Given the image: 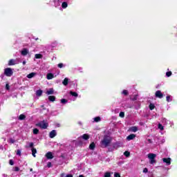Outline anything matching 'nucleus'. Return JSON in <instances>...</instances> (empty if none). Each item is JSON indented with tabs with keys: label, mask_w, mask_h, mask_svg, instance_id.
I'll return each instance as SVG.
<instances>
[{
	"label": "nucleus",
	"mask_w": 177,
	"mask_h": 177,
	"mask_svg": "<svg viewBox=\"0 0 177 177\" xmlns=\"http://www.w3.org/2000/svg\"><path fill=\"white\" fill-rule=\"evenodd\" d=\"M21 54L22 56H27L28 55V50L27 48H24L21 50Z\"/></svg>",
	"instance_id": "12"
},
{
	"label": "nucleus",
	"mask_w": 177,
	"mask_h": 177,
	"mask_svg": "<svg viewBox=\"0 0 177 177\" xmlns=\"http://www.w3.org/2000/svg\"><path fill=\"white\" fill-rule=\"evenodd\" d=\"M78 124H79V125H82V122H79Z\"/></svg>",
	"instance_id": "52"
},
{
	"label": "nucleus",
	"mask_w": 177,
	"mask_h": 177,
	"mask_svg": "<svg viewBox=\"0 0 177 177\" xmlns=\"http://www.w3.org/2000/svg\"><path fill=\"white\" fill-rule=\"evenodd\" d=\"M102 118L100 117L97 116L93 118L94 122H100Z\"/></svg>",
	"instance_id": "24"
},
{
	"label": "nucleus",
	"mask_w": 177,
	"mask_h": 177,
	"mask_svg": "<svg viewBox=\"0 0 177 177\" xmlns=\"http://www.w3.org/2000/svg\"><path fill=\"white\" fill-rule=\"evenodd\" d=\"M20 63V61L19 60V58H17L16 59H11L8 61V66H16V64H19Z\"/></svg>",
	"instance_id": "4"
},
{
	"label": "nucleus",
	"mask_w": 177,
	"mask_h": 177,
	"mask_svg": "<svg viewBox=\"0 0 177 177\" xmlns=\"http://www.w3.org/2000/svg\"><path fill=\"white\" fill-rule=\"evenodd\" d=\"M53 92H54L53 88H49V90H48L46 91V94L47 95H53Z\"/></svg>",
	"instance_id": "22"
},
{
	"label": "nucleus",
	"mask_w": 177,
	"mask_h": 177,
	"mask_svg": "<svg viewBox=\"0 0 177 177\" xmlns=\"http://www.w3.org/2000/svg\"><path fill=\"white\" fill-rule=\"evenodd\" d=\"M35 58H36V59H42V55L41 54H36L35 55Z\"/></svg>",
	"instance_id": "30"
},
{
	"label": "nucleus",
	"mask_w": 177,
	"mask_h": 177,
	"mask_svg": "<svg viewBox=\"0 0 177 177\" xmlns=\"http://www.w3.org/2000/svg\"><path fill=\"white\" fill-rule=\"evenodd\" d=\"M30 172H32V169L31 168V169H30Z\"/></svg>",
	"instance_id": "53"
},
{
	"label": "nucleus",
	"mask_w": 177,
	"mask_h": 177,
	"mask_svg": "<svg viewBox=\"0 0 177 177\" xmlns=\"http://www.w3.org/2000/svg\"><path fill=\"white\" fill-rule=\"evenodd\" d=\"M172 75V72L169 71L166 73V76L167 77H171Z\"/></svg>",
	"instance_id": "39"
},
{
	"label": "nucleus",
	"mask_w": 177,
	"mask_h": 177,
	"mask_svg": "<svg viewBox=\"0 0 177 177\" xmlns=\"http://www.w3.org/2000/svg\"><path fill=\"white\" fill-rule=\"evenodd\" d=\"M104 177H111V172H105L104 173Z\"/></svg>",
	"instance_id": "28"
},
{
	"label": "nucleus",
	"mask_w": 177,
	"mask_h": 177,
	"mask_svg": "<svg viewBox=\"0 0 177 177\" xmlns=\"http://www.w3.org/2000/svg\"><path fill=\"white\" fill-rule=\"evenodd\" d=\"M65 177H73V175H71V174H68V175H66Z\"/></svg>",
	"instance_id": "49"
},
{
	"label": "nucleus",
	"mask_w": 177,
	"mask_h": 177,
	"mask_svg": "<svg viewBox=\"0 0 177 177\" xmlns=\"http://www.w3.org/2000/svg\"><path fill=\"white\" fill-rule=\"evenodd\" d=\"M168 122H169V121L167 120L166 118H162V124L163 125H168Z\"/></svg>",
	"instance_id": "19"
},
{
	"label": "nucleus",
	"mask_w": 177,
	"mask_h": 177,
	"mask_svg": "<svg viewBox=\"0 0 177 177\" xmlns=\"http://www.w3.org/2000/svg\"><path fill=\"white\" fill-rule=\"evenodd\" d=\"M130 131H131V132H137V131H138V127H132L130 128Z\"/></svg>",
	"instance_id": "26"
},
{
	"label": "nucleus",
	"mask_w": 177,
	"mask_h": 177,
	"mask_svg": "<svg viewBox=\"0 0 177 177\" xmlns=\"http://www.w3.org/2000/svg\"><path fill=\"white\" fill-rule=\"evenodd\" d=\"M26 63V61H23L22 64H23L24 66H25Z\"/></svg>",
	"instance_id": "51"
},
{
	"label": "nucleus",
	"mask_w": 177,
	"mask_h": 177,
	"mask_svg": "<svg viewBox=\"0 0 177 177\" xmlns=\"http://www.w3.org/2000/svg\"><path fill=\"white\" fill-rule=\"evenodd\" d=\"M68 100H66V99H62L61 100V103L62 104H66V103H68Z\"/></svg>",
	"instance_id": "34"
},
{
	"label": "nucleus",
	"mask_w": 177,
	"mask_h": 177,
	"mask_svg": "<svg viewBox=\"0 0 177 177\" xmlns=\"http://www.w3.org/2000/svg\"><path fill=\"white\" fill-rule=\"evenodd\" d=\"M114 177H121L118 173H114Z\"/></svg>",
	"instance_id": "45"
},
{
	"label": "nucleus",
	"mask_w": 177,
	"mask_h": 177,
	"mask_svg": "<svg viewBox=\"0 0 177 177\" xmlns=\"http://www.w3.org/2000/svg\"><path fill=\"white\" fill-rule=\"evenodd\" d=\"M70 95H71V96H73V102L77 100V97H78V93H77L76 92L70 91Z\"/></svg>",
	"instance_id": "9"
},
{
	"label": "nucleus",
	"mask_w": 177,
	"mask_h": 177,
	"mask_svg": "<svg viewBox=\"0 0 177 177\" xmlns=\"http://www.w3.org/2000/svg\"><path fill=\"white\" fill-rule=\"evenodd\" d=\"M17 156H21V151H20V149L17 151Z\"/></svg>",
	"instance_id": "42"
},
{
	"label": "nucleus",
	"mask_w": 177,
	"mask_h": 177,
	"mask_svg": "<svg viewBox=\"0 0 177 177\" xmlns=\"http://www.w3.org/2000/svg\"><path fill=\"white\" fill-rule=\"evenodd\" d=\"M4 74L6 77H12L13 75V69L10 68H6L4 69Z\"/></svg>",
	"instance_id": "3"
},
{
	"label": "nucleus",
	"mask_w": 177,
	"mask_h": 177,
	"mask_svg": "<svg viewBox=\"0 0 177 177\" xmlns=\"http://www.w3.org/2000/svg\"><path fill=\"white\" fill-rule=\"evenodd\" d=\"M136 138V135L135 134H130L129 136L127 137V140H133Z\"/></svg>",
	"instance_id": "13"
},
{
	"label": "nucleus",
	"mask_w": 177,
	"mask_h": 177,
	"mask_svg": "<svg viewBox=\"0 0 177 177\" xmlns=\"http://www.w3.org/2000/svg\"><path fill=\"white\" fill-rule=\"evenodd\" d=\"M79 177H84V176H82V175H80V176H79Z\"/></svg>",
	"instance_id": "54"
},
{
	"label": "nucleus",
	"mask_w": 177,
	"mask_h": 177,
	"mask_svg": "<svg viewBox=\"0 0 177 177\" xmlns=\"http://www.w3.org/2000/svg\"><path fill=\"white\" fill-rule=\"evenodd\" d=\"M166 100L167 102H172V98L171 97V95H167L166 97Z\"/></svg>",
	"instance_id": "31"
},
{
	"label": "nucleus",
	"mask_w": 177,
	"mask_h": 177,
	"mask_svg": "<svg viewBox=\"0 0 177 177\" xmlns=\"http://www.w3.org/2000/svg\"><path fill=\"white\" fill-rule=\"evenodd\" d=\"M59 68H63V67H66V65H64L62 63L59 64L58 65Z\"/></svg>",
	"instance_id": "37"
},
{
	"label": "nucleus",
	"mask_w": 177,
	"mask_h": 177,
	"mask_svg": "<svg viewBox=\"0 0 177 177\" xmlns=\"http://www.w3.org/2000/svg\"><path fill=\"white\" fill-rule=\"evenodd\" d=\"M157 157V155L154 153H149L148 154V158L150 160V164H154L156 162V158Z\"/></svg>",
	"instance_id": "5"
},
{
	"label": "nucleus",
	"mask_w": 177,
	"mask_h": 177,
	"mask_svg": "<svg viewBox=\"0 0 177 177\" xmlns=\"http://www.w3.org/2000/svg\"><path fill=\"white\" fill-rule=\"evenodd\" d=\"M13 171H15V172H19V171H20V169L17 167H15L13 168Z\"/></svg>",
	"instance_id": "40"
},
{
	"label": "nucleus",
	"mask_w": 177,
	"mask_h": 177,
	"mask_svg": "<svg viewBox=\"0 0 177 177\" xmlns=\"http://www.w3.org/2000/svg\"><path fill=\"white\" fill-rule=\"evenodd\" d=\"M70 81V79L66 77L63 82H62V84L63 85H64V86H67V85H68V82Z\"/></svg>",
	"instance_id": "14"
},
{
	"label": "nucleus",
	"mask_w": 177,
	"mask_h": 177,
	"mask_svg": "<svg viewBox=\"0 0 177 177\" xmlns=\"http://www.w3.org/2000/svg\"><path fill=\"white\" fill-rule=\"evenodd\" d=\"M95 147H96V145L94 144V142H92V143L89 145V149H90L91 150H94Z\"/></svg>",
	"instance_id": "25"
},
{
	"label": "nucleus",
	"mask_w": 177,
	"mask_h": 177,
	"mask_svg": "<svg viewBox=\"0 0 177 177\" xmlns=\"http://www.w3.org/2000/svg\"><path fill=\"white\" fill-rule=\"evenodd\" d=\"M6 88L8 90V91H9V89H10V86H9V84H6Z\"/></svg>",
	"instance_id": "48"
},
{
	"label": "nucleus",
	"mask_w": 177,
	"mask_h": 177,
	"mask_svg": "<svg viewBox=\"0 0 177 177\" xmlns=\"http://www.w3.org/2000/svg\"><path fill=\"white\" fill-rule=\"evenodd\" d=\"M143 172H144V174H147V172H149V170L147 169V168H145L143 169Z\"/></svg>",
	"instance_id": "44"
},
{
	"label": "nucleus",
	"mask_w": 177,
	"mask_h": 177,
	"mask_svg": "<svg viewBox=\"0 0 177 177\" xmlns=\"http://www.w3.org/2000/svg\"><path fill=\"white\" fill-rule=\"evenodd\" d=\"M56 135H57V133L56 132V130H53L50 132L49 133V137L51 139H53V138H55V136H56Z\"/></svg>",
	"instance_id": "8"
},
{
	"label": "nucleus",
	"mask_w": 177,
	"mask_h": 177,
	"mask_svg": "<svg viewBox=\"0 0 177 177\" xmlns=\"http://www.w3.org/2000/svg\"><path fill=\"white\" fill-rule=\"evenodd\" d=\"M46 158H48V160H52V158H53V153H52V152H48L46 154Z\"/></svg>",
	"instance_id": "11"
},
{
	"label": "nucleus",
	"mask_w": 177,
	"mask_h": 177,
	"mask_svg": "<svg viewBox=\"0 0 177 177\" xmlns=\"http://www.w3.org/2000/svg\"><path fill=\"white\" fill-rule=\"evenodd\" d=\"M35 154H37V149L35 148L32 149V155L33 157H36Z\"/></svg>",
	"instance_id": "27"
},
{
	"label": "nucleus",
	"mask_w": 177,
	"mask_h": 177,
	"mask_svg": "<svg viewBox=\"0 0 177 177\" xmlns=\"http://www.w3.org/2000/svg\"><path fill=\"white\" fill-rule=\"evenodd\" d=\"M111 140H113V139L110 136H104L101 140V147H109L110 143H111Z\"/></svg>",
	"instance_id": "1"
},
{
	"label": "nucleus",
	"mask_w": 177,
	"mask_h": 177,
	"mask_svg": "<svg viewBox=\"0 0 177 177\" xmlns=\"http://www.w3.org/2000/svg\"><path fill=\"white\" fill-rule=\"evenodd\" d=\"M155 96L159 99H162L164 95H162V93H161V91H157L155 93Z\"/></svg>",
	"instance_id": "7"
},
{
	"label": "nucleus",
	"mask_w": 177,
	"mask_h": 177,
	"mask_svg": "<svg viewBox=\"0 0 177 177\" xmlns=\"http://www.w3.org/2000/svg\"><path fill=\"white\" fill-rule=\"evenodd\" d=\"M8 142H9V143H15V140L14 139H12V138H10L9 140H8Z\"/></svg>",
	"instance_id": "43"
},
{
	"label": "nucleus",
	"mask_w": 177,
	"mask_h": 177,
	"mask_svg": "<svg viewBox=\"0 0 177 177\" xmlns=\"http://www.w3.org/2000/svg\"><path fill=\"white\" fill-rule=\"evenodd\" d=\"M9 164H10V165H13V164H15V162H13L12 160H10Z\"/></svg>",
	"instance_id": "47"
},
{
	"label": "nucleus",
	"mask_w": 177,
	"mask_h": 177,
	"mask_svg": "<svg viewBox=\"0 0 177 177\" xmlns=\"http://www.w3.org/2000/svg\"><path fill=\"white\" fill-rule=\"evenodd\" d=\"M80 139H84V140H88V139H89V135L84 134L80 137Z\"/></svg>",
	"instance_id": "16"
},
{
	"label": "nucleus",
	"mask_w": 177,
	"mask_h": 177,
	"mask_svg": "<svg viewBox=\"0 0 177 177\" xmlns=\"http://www.w3.org/2000/svg\"><path fill=\"white\" fill-rule=\"evenodd\" d=\"M68 6V3L67 2L64 1L62 3V9H66V8Z\"/></svg>",
	"instance_id": "18"
},
{
	"label": "nucleus",
	"mask_w": 177,
	"mask_h": 177,
	"mask_svg": "<svg viewBox=\"0 0 177 177\" xmlns=\"http://www.w3.org/2000/svg\"><path fill=\"white\" fill-rule=\"evenodd\" d=\"M47 167L48 168H50V167H52V163L50 162H48Z\"/></svg>",
	"instance_id": "46"
},
{
	"label": "nucleus",
	"mask_w": 177,
	"mask_h": 177,
	"mask_svg": "<svg viewBox=\"0 0 177 177\" xmlns=\"http://www.w3.org/2000/svg\"><path fill=\"white\" fill-rule=\"evenodd\" d=\"M34 143L33 142H27L26 147V149H28L30 147H33Z\"/></svg>",
	"instance_id": "21"
},
{
	"label": "nucleus",
	"mask_w": 177,
	"mask_h": 177,
	"mask_svg": "<svg viewBox=\"0 0 177 177\" xmlns=\"http://www.w3.org/2000/svg\"><path fill=\"white\" fill-rule=\"evenodd\" d=\"M48 100H50V102H55V100H56V97L50 95L48 97Z\"/></svg>",
	"instance_id": "23"
},
{
	"label": "nucleus",
	"mask_w": 177,
	"mask_h": 177,
	"mask_svg": "<svg viewBox=\"0 0 177 177\" xmlns=\"http://www.w3.org/2000/svg\"><path fill=\"white\" fill-rule=\"evenodd\" d=\"M43 93L44 91H42V90H37L36 91V96H41Z\"/></svg>",
	"instance_id": "20"
},
{
	"label": "nucleus",
	"mask_w": 177,
	"mask_h": 177,
	"mask_svg": "<svg viewBox=\"0 0 177 177\" xmlns=\"http://www.w3.org/2000/svg\"><path fill=\"white\" fill-rule=\"evenodd\" d=\"M26 118V115H20L19 119V120H24Z\"/></svg>",
	"instance_id": "41"
},
{
	"label": "nucleus",
	"mask_w": 177,
	"mask_h": 177,
	"mask_svg": "<svg viewBox=\"0 0 177 177\" xmlns=\"http://www.w3.org/2000/svg\"><path fill=\"white\" fill-rule=\"evenodd\" d=\"M39 132V130H38V129H33L34 135H38Z\"/></svg>",
	"instance_id": "36"
},
{
	"label": "nucleus",
	"mask_w": 177,
	"mask_h": 177,
	"mask_svg": "<svg viewBox=\"0 0 177 177\" xmlns=\"http://www.w3.org/2000/svg\"><path fill=\"white\" fill-rule=\"evenodd\" d=\"M37 127H39V128H41V129H46V128L48 127V124L45 120H43L37 123Z\"/></svg>",
	"instance_id": "2"
},
{
	"label": "nucleus",
	"mask_w": 177,
	"mask_h": 177,
	"mask_svg": "<svg viewBox=\"0 0 177 177\" xmlns=\"http://www.w3.org/2000/svg\"><path fill=\"white\" fill-rule=\"evenodd\" d=\"M62 3V0H54V6L57 8V6H60Z\"/></svg>",
	"instance_id": "10"
},
{
	"label": "nucleus",
	"mask_w": 177,
	"mask_h": 177,
	"mask_svg": "<svg viewBox=\"0 0 177 177\" xmlns=\"http://www.w3.org/2000/svg\"><path fill=\"white\" fill-rule=\"evenodd\" d=\"M47 80H53L55 78V75L53 73H48L46 76Z\"/></svg>",
	"instance_id": "15"
},
{
	"label": "nucleus",
	"mask_w": 177,
	"mask_h": 177,
	"mask_svg": "<svg viewBox=\"0 0 177 177\" xmlns=\"http://www.w3.org/2000/svg\"><path fill=\"white\" fill-rule=\"evenodd\" d=\"M156 107V106L154 105V104H149V109L150 110H154V108Z\"/></svg>",
	"instance_id": "35"
},
{
	"label": "nucleus",
	"mask_w": 177,
	"mask_h": 177,
	"mask_svg": "<svg viewBox=\"0 0 177 177\" xmlns=\"http://www.w3.org/2000/svg\"><path fill=\"white\" fill-rule=\"evenodd\" d=\"M61 177H66V174H62Z\"/></svg>",
	"instance_id": "50"
},
{
	"label": "nucleus",
	"mask_w": 177,
	"mask_h": 177,
	"mask_svg": "<svg viewBox=\"0 0 177 177\" xmlns=\"http://www.w3.org/2000/svg\"><path fill=\"white\" fill-rule=\"evenodd\" d=\"M162 161L165 164V165L168 166L171 164V161H172V160L171 159V158H163Z\"/></svg>",
	"instance_id": "6"
},
{
	"label": "nucleus",
	"mask_w": 177,
	"mask_h": 177,
	"mask_svg": "<svg viewBox=\"0 0 177 177\" xmlns=\"http://www.w3.org/2000/svg\"><path fill=\"white\" fill-rule=\"evenodd\" d=\"M124 156H125V157H129V156H131V153H129L128 151H126L124 153Z\"/></svg>",
	"instance_id": "32"
},
{
	"label": "nucleus",
	"mask_w": 177,
	"mask_h": 177,
	"mask_svg": "<svg viewBox=\"0 0 177 177\" xmlns=\"http://www.w3.org/2000/svg\"><path fill=\"white\" fill-rule=\"evenodd\" d=\"M35 75H37L36 73H31L27 75L26 77H27V78L31 79V78H34Z\"/></svg>",
	"instance_id": "17"
},
{
	"label": "nucleus",
	"mask_w": 177,
	"mask_h": 177,
	"mask_svg": "<svg viewBox=\"0 0 177 177\" xmlns=\"http://www.w3.org/2000/svg\"><path fill=\"white\" fill-rule=\"evenodd\" d=\"M119 116L121 118H124V117H125V113L124 112H120V114H119Z\"/></svg>",
	"instance_id": "38"
},
{
	"label": "nucleus",
	"mask_w": 177,
	"mask_h": 177,
	"mask_svg": "<svg viewBox=\"0 0 177 177\" xmlns=\"http://www.w3.org/2000/svg\"><path fill=\"white\" fill-rule=\"evenodd\" d=\"M122 95H124V96H128V91L127 90H123L122 92Z\"/></svg>",
	"instance_id": "33"
},
{
	"label": "nucleus",
	"mask_w": 177,
	"mask_h": 177,
	"mask_svg": "<svg viewBox=\"0 0 177 177\" xmlns=\"http://www.w3.org/2000/svg\"><path fill=\"white\" fill-rule=\"evenodd\" d=\"M158 129H160V131H164V126H162V124H161L160 123L158 124Z\"/></svg>",
	"instance_id": "29"
}]
</instances>
